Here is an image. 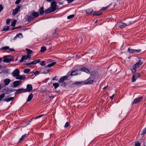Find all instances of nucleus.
Listing matches in <instances>:
<instances>
[{"label":"nucleus","instance_id":"f257e3e1","mask_svg":"<svg viewBox=\"0 0 146 146\" xmlns=\"http://www.w3.org/2000/svg\"><path fill=\"white\" fill-rule=\"evenodd\" d=\"M58 9V7L56 5V3L54 1H52L51 3V7L45 10V13H50L54 12Z\"/></svg>","mask_w":146,"mask_h":146},{"label":"nucleus","instance_id":"f03ea898","mask_svg":"<svg viewBox=\"0 0 146 146\" xmlns=\"http://www.w3.org/2000/svg\"><path fill=\"white\" fill-rule=\"evenodd\" d=\"M143 63L141 60H139L135 64H134L133 67L131 69L132 73H135L136 70V69L139 67Z\"/></svg>","mask_w":146,"mask_h":146},{"label":"nucleus","instance_id":"7ed1b4c3","mask_svg":"<svg viewBox=\"0 0 146 146\" xmlns=\"http://www.w3.org/2000/svg\"><path fill=\"white\" fill-rule=\"evenodd\" d=\"M68 76H64L61 77L58 81V82L60 83L61 86L62 87H65L66 84L64 82V81L67 80Z\"/></svg>","mask_w":146,"mask_h":146},{"label":"nucleus","instance_id":"20e7f679","mask_svg":"<svg viewBox=\"0 0 146 146\" xmlns=\"http://www.w3.org/2000/svg\"><path fill=\"white\" fill-rule=\"evenodd\" d=\"M133 23V22L131 23V22H127V23H125L120 22L117 23L116 25L119 28H123L129 25L131 23Z\"/></svg>","mask_w":146,"mask_h":146},{"label":"nucleus","instance_id":"39448f33","mask_svg":"<svg viewBox=\"0 0 146 146\" xmlns=\"http://www.w3.org/2000/svg\"><path fill=\"white\" fill-rule=\"evenodd\" d=\"M140 76V74L139 73L134 74L132 76V82H134Z\"/></svg>","mask_w":146,"mask_h":146},{"label":"nucleus","instance_id":"423d86ee","mask_svg":"<svg viewBox=\"0 0 146 146\" xmlns=\"http://www.w3.org/2000/svg\"><path fill=\"white\" fill-rule=\"evenodd\" d=\"M143 98V97L142 96H141L137 98H135L133 100V102H132L131 104L132 105H133L137 104V103L139 102Z\"/></svg>","mask_w":146,"mask_h":146},{"label":"nucleus","instance_id":"0eeeda50","mask_svg":"<svg viewBox=\"0 0 146 146\" xmlns=\"http://www.w3.org/2000/svg\"><path fill=\"white\" fill-rule=\"evenodd\" d=\"M20 74V71L18 69H16L12 72L11 74L12 76L16 78Z\"/></svg>","mask_w":146,"mask_h":146},{"label":"nucleus","instance_id":"6e6552de","mask_svg":"<svg viewBox=\"0 0 146 146\" xmlns=\"http://www.w3.org/2000/svg\"><path fill=\"white\" fill-rule=\"evenodd\" d=\"M141 49L135 50L128 48L127 51L131 53H137L141 51Z\"/></svg>","mask_w":146,"mask_h":146},{"label":"nucleus","instance_id":"1a4fd4ad","mask_svg":"<svg viewBox=\"0 0 146 146\" xmlns=\"http://www.w3.org/2000/svg\"><path fill=\"white\" fill-rule=\"evenodd\" d=\"M3 59V61L5 62H9L12 61V59L9 57L7 56H5L2 58Z\"/></svg>","mask_w":146,"mask_h":146},{"label":"nucleus","instance_id":"9d476101","mask_svg":"<svg viewBox=\"0 0 146 146\" xmlns=\"http://www.w3.org/2000/svg\"><path fill=\"white\" fill-rule=\"evenodd\" d=\"M22 82L21 80H17L13 82V87L15 88L19 86L22 83Z\"/></svg>","mask_w":146,"mask_h":146},{"label":"nucleus","instance_id":"9b49d317","mask_svg":"<svg viewBox=\"0 0 146 146\" xmlns=\"http://www.w3.org/2000/svg\"><path fill=\"white\" fill-rule=\"evenodd\" d=\"M33 89V87L31 84H28L27 85V88L25 89L26 92H30Z\"/></svg>","mask_w":146,"mask_h":146},{"label":"nucleus","instance_id":"f8f14e48","mask_svg":"<svg viewBox=\"0 0 146 146\" xmlns=\"http://www.w3.org/2000/svg\"><path fill=\"white\" fill-rule=\"evenodd\" d=\"M20 7L19 6H18L15 9L13 10V15H16L20 10Z\"/></svg>","mask_w":146,"mask_h":146},{"label":"nucleus","instance_id":"ddd939ff","mask_svg":"<svg viewBox=\"0 0 146 146\" xmlns=\"http://www.w3.org/2000/svg\"><path fill=\"white\" fill-rule=\"evenodd\" d=\"M10 79L9 78H6L4 80V84H3L5 86H7L11 82Z\"/></svg>","mask_w":146,"mask_h":146},{"label":"nucleus","instance_id":"4468645a","mask_svg":"<svg viewBox=\"0 0 146 146\" xmlns=\"http://www.w3.org/2000/svg\"><path fill=\"white\" fill-rule=\"evenodd\" d=\"M40 60L38 59L37 60L33 61L30 63H28L25 64L26 65H30L31 64H37L38 63H39L40 62Z\"/></svg>","mask_w":146,"mask_h":146},{"label":"nucleus","instance_id":"2eb2a0df","mask_svg":"<svg viewBox=\"0 0 146 146\" xmlns=\"http://www.w3.org/2000/svg\"><path fill=\"white\" fill-rule=\"evenodd\" d=\"M79 71V70H73L71 72V73L70 74V75L72 76L78 74H79L78 72Z\"/></svg>","mask_w":146,"mask_h":146},{"label":"nucleus","instance_id":"dca6fc26","mask_svg":"<svg viewBox=\"0 0 146 146\" xmlns=\"http://www.w3.org/2000/svg\"><path fill=\"white\" fill-rule=\"evenodd\" d=\"M25 89L21 88L16 90V94H19L22 92H26Z\"/></svg>","mask_w":146,"mask_h":146},{"label":"nucleus","instance_id":"f3484780","mask_svg":"<svg viewBox=\"0 0 146 146\" xmlns=\"http://www.w3.org/2000/svg\"><path fill=\"white\" fill-rule=\"evenodd\" d=\"M29 57V56H26L25 55H23L22 56L21 60H20L19 62H22L24 60L27 59Z\"/></svg>","mask_w":146,"mask_h":146},{"label":"nucleus","instance_id":"a211bd4d","mask_svg":"<svg viewBox=\"0 0 146 146\" xmlns=\"http://www.w3.org/2000/svg\"><path fill=\"white\" fill-rule=\"evenodd\" d=\"M25 78V76L20 75L19 74L16 77V79L20 80H24Z\"/></svg>","mask_w":146,"mask_h":146},{"label":"nucleus","instance_id":"6ab92c4d","mask_svg":"<svg viewBox=\"0 0 146 146\" xmlns=\"http://www.w3.org/2000/svg\"><path fill=\"white\" fill-rule=\"evenodd\" d=\"M84 11L88 14H90L93 11V10L91 8H89L86 9Z\"/></svg>","mask_w":146,"mask_h":146},{"label":"nucleus","instance_id":"aec40b11","mask_svg":"<svg viewBox=\"0 0 146 146\" xmlns=\"http://www.w3.org/2000/svg\"><path fill=\"white\" fill-rule=\"evenodd\" d=\"M83 84L84 83L83 82H77L74 83L73 85L76 86H79Z\"/></svg>","mask_w":146,"mask_h":146},{"label":"nucleus","instance_id":"412c9836","mask_svg":"<svg viewBox=\"0 0 146 146\" xmlns=\"http://www.w3.org/2000/svg\"><path fill=\"white\" fill-rule=\"evenodd\" d=\"M31 15H33V17H34V18H37L39 16V14L38 12H33Z\"/></svg>","mask_w":146,"mask_h":146},{"label":"nucleus","instance_id":"4be33fe9","mask_svg":"<svg viewBox=\"0 0 146 146\" xmlns=\"http://www.w3.org/2000/svg\"><path fill=\"white\" fill-rule=\"evenodd\" d=\"M80 70L82 71H84L88 74H90V72L88 69L86 68H81L80 69Z\"/></svg>","mask_w":146,"mask_h":146},{"label":"nucleus","instance_id":"5701e85b","mask_svg":"<svg viewBox=\"0 0 146 146\" xmlns=\"http://www.w3.org/2000/svg\"><path fill=\"white\" fill-rule=\"evenodd\" d=\"M34 17H33L32 15L31 14V15H27V19L28 20V21H31L34 19Z\"/></svg>","mask_w":146,"mask_h":146},{"label":"nucleus","instance_id":"b1692460","mask_svg":"<svg viewBox=\"0 0 146 146\" xmlns=\"http://www.w3.org/2000/svg\"><path fill=\"white\" fill-rule=\"evenodd\" d=\"M45 12L43 7H41L39 10V12L40 15H42L44 13H45Z\"/></svg>","mask_w":146,"mask_h":146},{"label":"nucleus","instance_id":"393cba45","mask_svg":"<svg viewBox=\"0 0 146 146\" xmlns=\"http://www.w3.org/2000/svg\"><path fill=\"white\" fill-rule=\"evenodd\" d=\"M27 137V135L26 134L23 135L21 138L20 139L19 141L18 142V143H21L22 141L26 137Z\"/></svg>","mask_w":146,"mask_h":146},{"label":"nucleus","instance_id":"a878e982","mask_svg":"<svg viewBox=\"0 0 146 146\" xmlns=\"http://www.w3.org/2000/svg\"><path fill=\"white\" fill-rule=\"evenodd\" d=\"M33 97V95L31 94H29L28 97V99L27 100V102H29L31 101Z\"/></svg>","mask_w":146,"mask_h":146},{"label":"nucleus","instance_id":"bb28decb","mask_svg":"<svg viewBox=\"0 0 146 146\" xmlns=\"http://www.w3.org/2000/svg\"><path fill=\"white\" fill-rule=\"evenodd\" d=\"M14 99L13 97H10L8 98H7L4 100H3L4 101H6L7 102H9L13 100Z\"/></svg>","mask_w":146,"mask_h":146},{"label":"nucleus","instance_id":"cd10ccee","mask_svg":"<svg viewBox=\"0 0 146 146\" xmlns=\"http://www.w3.org/2000/svg\"><path fill=\"white\" fill-rule=\"evenodd\" d=\"M25 50L27 52V53L28 54L27 56H29V57L30 56H29V55L32 53L33 51L27 48H26Z\"/></svg>","mask_w":146,"mask_h":146},{"label":"nucleus","instance_id":"c85d7f7f","mask_svg":"<svg viewBox=\"0 0 146 146\" xmlns=\"http://www.w3.org/2000/svg\"><path fill=\"white\" fill-rule=\"evenodd\" d=\"M56 62H53L52 63L48 65L47 66H46V68L50 67H52L55 64H56Z\"/></svg>","mask_w":146,"mask_h":146},{"label":"nucleus","instance_id":"c756f323","mask_svg":"<svg viewBox=\"0 0 146 146\" xmlns=\"http://www.w3.org/2000/svg\"><path fill=\"white\" fill-rule=\"evenodd\" d=\"M86 81V82L84 83L85 84H91L93 82V80H87Z\"/></svg>","mask_w":146,"mask_h":146},{"label":"nucleus","instance_id":"7c9ffc66","mask_svg":"<svg viewBox=\"0 0 146 146\" xmlns=\"http://www.w3.org/2000/svg\"><path fill=\"white\" fill-rule=\"evenodd\" d=\"M59 84L57 83H55L53 84V86L54 87V89H56L59 86Z\"/></svg>","mask_w":146,"mask_h":146},{"label":"nucleus","instance_id":"2f4dec72","mask_svg":"<svg viewBox=\"0 0 146 146\" xmlns=\"http://www.w3.org/2000/svg\"><path fill=\"white\" fill-rule=\"evenodd\" d=\"M46 49V48L45 46H43L41 48V50H40V51L41 52H43L45 51Z\"/></svg>","mask_w":146,"mask_h":146},{"label":"nucleus","instance_id":"473e14b6","mask_svg":"<svg viewBox=\"0 0 146 146\" xmlns=\"http://www.w3.org/2000/svg\"><path fill=\"white\" fill-rule=\"evenodd\" d=\"M31 71V70L29 69L28 68H26L25 69H24L23 70V72L25 73L26 74L28 73H29Z\"/></svg>","mask_w":146,"mask_h":146},{"label":"nucleus","instance_id":"72a5a7b5","mask_svg":"<svg viewBox=\"0 0 146 146\" xmlns=\"http://www.w3.org/2000/svg\"><path fill=\"white\" fill-rule=\"evenodd\" d=\"M9 26H5L3 28V31H8L9 30Z\"/></svg>","mask_w":146,"mask_h":146},{"label":"nucleus","instance_id":"f704fd0d","mask_svg":"<svg viewBox=\"0 0 146 146\" xmlns=\"http://www.w3.org/2000/svg\"><path fill=\"white\" fill-rule=\"evenodd\" d=\"M16 22L17 21L16 20H14V21H13L12 23L11 24V26L13 27L15 26V25H16Z\"/></svg>","mask_w":146,"mask_h":146},{"label":"nucleus","instance_id":"c9c22d12","mask_svg":"<svg viewBox=\"0 0 146 146\" xmlns=\"http://www.w3.org/2000/svg\"><path fill=\"white\" fill-rule=\"evenodd\" d=\"M5 96V94L4 93H2L0 95V101H1Z\"/></svg>","mask_w":146,"mask_h":146},{"label":"nucleus","instance_id":"e433bc0d","mask_svg":"<svg viewBox=\"0 0 146 146\" xmlns=\"http://www.w3.org/2000/svg\"><path fill=\"white\" fill-rule=\"evenodd\" d=\"M74 16V15L72 14L70 15L67 17V19H70L73 18Z\"/></svg>","mask_w":146,"mask_h":146},{"label":"nucleus","instance_id":"4c0bfd02","mask_svg":"<svg viewBox=\"0 0 146 146\" xmlns=\"http://www.w3.org/2000/svg\"><path fill=\"white\" fill-rule=\"evenodd\" d=\"M102 14V13H99L98 12H94L93 14V15L99 16Z\"/></svg>","mask_w":146,"mask_h":146},{"label":"nucleus","instance_id":"58836bf2","mask_svg":"<svg viewBox=\"0 0 146 146\" xmlns=\"http://www.w3.org/2000/svg\"><path fill=\"white\" fill-rule=\"evenodd\" d=\"M110 5H111V4H110L109 5H108L106 7H103L102 8V9H101V10H106Z\"/></svg>","mask_w":146,"mask_h":146},{"label":"nucleus","instance_id":"ea45409f","mask_svg":"<svg viewBox=\"0 0 146 146\" xmlns=\"http://www.w3.org/2000/svg\"><path fill=\"white\" fill-rule=\"evenodd\" d=\"M8 90V89L7 88H4L2 91V92L5 93H7V91Z\"/></svg>","mask_w":146,"mask_h":146},{"label":"nucleus","instance_id":"a19ab883","mask_svg":"<svg viewBox=\"0 0 146 146\" xmlns=\"http://www.w3.org/2000/svg\"><path fill=\"white\" fill-rule=\"evenodd\" d=\"M135 146H140V143L138 141H137L135 142Z\"/></svg>","mask_w":146,"mask_h":146},{"label":"nucleus","instance_id":"79ce46f5","mask_svg":"<svg viewBox=\"0 0 146 146\" xmlns=\"http://www.w3.org/2000/svg\"><path fill=\"white\" fill-rule=\"evenodd\" d=\"M16 36L17 37L21 38L22 37V35L21 33H19L17 34Z\"/></svg>","mask_w":146,"mask_h":146},{"label":"nucleus","instance_id":"37998d69","mask_svg":"<svg viewBox=\"0 0 146 146\" xmlns=\"http://www.w3.org/2000/svg\"><path fill=\"white\" fill-rule=\"evenodd\" d=\"M69 125V123L67 122H66L64 125V127L65 128H66L67 127H68Z\"/></svg>","mask_w":146,"mask_h":146},{"label":"nucleus","instance_id":"c03bdc74","mask_svg":"<svg viewBox=\"0 0 146 146\" xmlns=\"http://www.w3.org/2000/svg\"><path fill=\"white\" fill-rule=\"evenodd\" d=\"M146 133V127L142 131V134L144 135Z\"/></svg>","mask_w":146,"mask_h":146},{"label":"nucleus","instance_id":"a18cd8bd","mask_svg":"<svg viewBox=\"0 0 146 146\" xmlns=\"http://www.w3.org/2000/svg\"><path fill=\"white\" fill-rule=\"evenodd\" d=\"M40 64L41 66H44L46 64L45 62V61H43L40 63Z\"/></svg>","mask_w":146,"mask_h":146},{"label":"nucleus","instance_id":"49530a36","mask_svg":"<svg viewBox=\"0 0 146 146\" xmlns=\"http://www.w3.org/2000/svg\"><path fill=\"white\" fill-rule=\"evenodd\" d=\"M44 115V114H42V115H39L38 116V117H35L34 119H38V118H40V117H42Z\"/></svg>","mask_w":146,"mask_h":146},{"label":"nucleus","instance_id":"de8ad7c7","mask_svg":"<svg viewBox=\"0 0 146 146\" xmlns=\"http://www.w3.org/2000/svg\"><path fill=\"white\" fill-rule=\"evenodd\" d=\"M11 21V19H8L6 21V23L7 24H9L10 23Z\"/></svg>","mask_w":146,"mask_h":146},{"label":"nucleus","instance_id":"09e8293b","mask_svg":"<svg viewBox=\"0 0 146 146\" xmlns=\"http://www.w3.org/2000/svg\"><path fill=\"white\" fill-rule=\"evenodd\" d=\"M34 74L36 76L39 74V72L38 71H35L34 72Z\"/></svg>","mask_w":146,"mask_h":146},{"label":"nucleus","instance_id":"8fccbe9b","mask_svg":"<svg viewBox=\"0 0 146 146\" xmlns=\"http://www.w3.org/2000/svg\"><path fill=\"white\" fill-rule=\"evenodd\" d=\"M4 87V85L3 84H0V90L2 89Z\"/></svg>","mask_w":146,"mask_h":146},{"label":"nucleus","instance_id":"3c124183","mask_svg":"<svg viewBox=\"0 0 146 146\" xmlns=\"http://www.w3.org/2000/svg\"><path fill=\"white\" fill-rule=\"evenodd\" d=\"M2 49H4L5 50H7L9 49V46H6L2 48Z\"/></svg>","mask_w":146,"mask_h":146},{"label":"nucleus","instance_id":"603ef678","mask_svg":"<svg viewBox=\"0 0 146 146\" xmlns=\"http://www.w3.org/2000/svg\"><path fill=\"white\" fill-rule=\"evenodd\" d=\"M21 0H17L15 2V3L16 4H18L20 3Z\"/></svg>","mask_w":146,"mask_h":146},{"label":"nucleus","instance_id":"864d4df0","mask_svg":"<svg viewBox=\"0 0 146 146\" xmlns=\"http://www.w3.org/2000/svg\"><path fill=\"white\" fill-rule=\"evenodd\" d=\"M3 7L2 5H0V12L3 10Z\"/></svg>","mask_w":146,"mask_h":146},{"label":"nucleus","instance_id":"5fc2aeb1","mask_svg":"<svg viewBox=\"0 0 146 146\" xmlns=\"http://www.w3.org/2000/svg\"><path fill=\"white\" fill-rule=\"evenodd\" d=\"M74 0H67L68 3H71Z\"/></svg>","mask_w":146,"mask_h":146},{"label":"nucleus","instance_id":"6e6d98bb","mask_svg":"<svg viewBox=\"0 0 146 146\" xmlns=\"http://www.w3.org/2000/svg\"><path fill=\"white\" fill-rule=\"evenodd\" d=\"M9 50L11 51H15V50L13 48H9Z\"/></svg>","mask_w":146,"mask_h":146},{"label":"nucleus","instance_id":"4d7b16f0","mask_svg":"<svg viewBox=\"0 0 146 146\" xmlns=\"http://www.w3.org/2000/svg\"><path fill=\"white\" fill-rule=\"evenodd\" d=\"M54 97V96H53V95H50V96H49V97L50 98H53Z\"/></svg>","mask_w":146,"mask_h":146},{"label":"nucleus","instance_id":"13d9d810","mask_svg":"<svg viewBox=\"0 0 146 146\" xmlns=\"http://www.w3.org/2000/svg\"><path fill=\"white\" fill-rule=\"evenodd\" d=\"M114 94H113L110 97V98H111V99H112L114 96Z\"/></svg>","mask_w":146,"mask_h":146},{"label":"nucleus","instance_id":"bf43d9fd","mask_svg":"<svg viewBox=\"0 0 146 146\" xmlns=\"http://www.w3.org/2000/svg\"><path fill=\"white\" fill-rule=\"evenodd\" d=\"M49 70H49V69H47V70H46V72H45V71H44V72L45 73H47L49 71Z\"/></svg>","mask_w":146,"mask_h":146},{"label":"nucleus","instance_id":"052dcab7","mask_svg":"<svg viewBox=\"0 0 146 146\" xmlns=\"http://www.w3.org/2000/svg\"><path fill=\"white\" fill-rule=\"evenodd\" d=\"M55 33H56V30H55L53 32H52V34L53 35H54Z\"/></svg>","mask_w":146,"mask_h":146},{"label":"nucleus","instance_id":"680f3d73","mask_svg":"<svg viewBox=\"0 0 146 146\" xmlns=\"http://www.w3.org/2000/svg\"><path fill=\"white\" fill-rule=\"evenodd\" d=\"M108 87V85H107L106 86H105V87H104L103 88V90H105V89H106L107 87Z\"/></svg>","mask_w":146,"mask_h":146},{"label":"nucleus","instance_id":"e2e57ef3","mask_svg":"<svg viewBox=\"0 0 146 146\" xmlns=\"http://www.w3.org/2000/svg\"><path fill=\"white\" fill-rule=\"evenodd\" d=\"M17 36H15L14 37V40H15L17 38Z\"/></svg>","mask_w":146,"mask_h":146},{"label":"nucleus","instance_id":"0e129e2a","mask_svg":"<svg viewBox=\"0 0 146 146\" xmlns=\"http://www.w3.org/2000/svg\"><path fill=\"white\" fill-rule=\"evenodd\" d=\"M15 29V28L13 27L11 29V30H13Z\"/></svg>","mask_w":146,"mask_h":146},{"label":"nucleus","instance_id":"69168bd1","mask_svg":"<svg viewBox=\"0 0 146 146\" xmlns=\"http://www.w3.org/2000/svg\"><path fill=\"white\" fill-rule=\"evenodd\" d=\"M52 0H47V2H51Z\"/></svg>","mask_w":146,"mask_h":146},{"label":"nucleus","instance_id":"338daca9","mask_svg":"<svg viewBox=\"0 0 146 146\" xmlns=\"http://www.w3.org/2000/svg\"><path fill=\"white\" fill-rule=\"evenodd\" d=\"M2 58H0V63L2 61Z\"/></svg>","mask_w":146,"mask_h":146},{"label":"nucleus","instance_id":"774afa93","mask_svg":"<svg viewBox=\"0 0 146 146\" xmlns=\"http://www.w3.org/2000/svg\"><path fill=\"white\" fill-rule=\"evenodd\" d=\"M56 79V77H54V78H52V80H54Z\"/></svg>","mask_w":146,"mask_h":146}]
</instances>
